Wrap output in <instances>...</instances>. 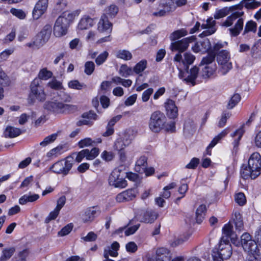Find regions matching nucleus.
Wrapping results in <instances>:
<instances>
[{"instance_id":"f257e3e1","label":"nucleus","mask_w":261,"mask_h":261,"mask_svg":"<svg viewBox=\"0 0 261 261\" xmlns=\"http://www.w3.org/2000/svg\"><path fill=\"white\" fill-rule=\"evenodd\" d=\"M242 6L240 5L230 7H224L217 10L214 17L215 19H218L224 17L228 15L230 12H232V14L222 22L221 25L229 27L232 25L235 20L238 19L234 27L229 29L231 36H237L243 28L244 20L242 17L244 15V12L242 10Z\"/></svg>"},{"instance_id":"f03ea898","label":"nucleus","mask_w":261,"mask_h":261,"mask_svg":"<svg viewBox=\"0 0 261 261\" xmlns=\"http://www.w3.org/2000/svg\"><path fill=\"white\" fill-rule=\"evenodd\" d=\"M261 173V155L257 152L252 153L248 161V165H244L241 170V175L244 179H255Z\"/></svg>"},{"instance_id":"7ed1b4c3","label":"nucleus","mask_w":261,"mask_h":261,"mask_svg":"<svg viewBox=\"0 0 261 261\" xmlns=\"http://www.w3.org/2000/svg\"><path fill=\"white\" fill-rule=\"evenodd\" d=\"M77 13L75 12L65 11L63 12L56 20L54 27V34L58 37L65 35L68 29L73 21Z\"/></svg>"},{"instance_id":"20e7f679","label":"nucleus","mask_w":261,"mask_h":261,"mask_svg":"<svg viewBox=\"0 0 261 261\" xmlns=\"http://www.w3.org/2000/svg\"><path fill=\"white\" fill-rule=\"evenodd\" d=\"M105 13L101 16L98 23L97 29L101 33H111L112 31V23L109 20L107 15L110 17H114L118 12V7L112 5L105 9Z\"/></svg>"},{"instance_id":"39448f33","label":"nucleus","mask_w":261,"mask_h":261,"mask_svg":"<svg viewBox=\"0 0 261 261\" xmlns=\"http://www.w3.org/2000/svg\"><path fill=\"white\" fill-rule=\"evenodd\" d=\"M232 248L231 245L224 237L221 238L219 243V248L217 252H214L213 254L214 261H223L224 259H227L232 255Z\"/></svg>"},{"instance_id":"423d86ee","label":"nucleus","mask_w":261,"mask_h":261,"mask_svg":"<svg viewBox=\"0 0 261 261\" xmlns=\"http://www.w3.org/2000/svg\"><path fill=\"white\" fill-rule=\"evenodd\" d=\"M30 88L31 92L28 99L29 103L33 104L36 100L42 101L46 99V94L39 79H35L32 82Z\"/></svg>"},{"instance_id":"0eeeda50","label":"nucleus","mask_w":261,"mask_h":261,"mask_svg":"<svg viewBox=\"0 0 261 261\" xmlns=\"http://www.w3.org/2000/svg\"><path fill=\"white\" fill-rule=\"evenodd\" d=\"M74 164L72 157L67 156L64 160L57 162L50 168V170L57 174L67 175Z\"/></svg>"},{"instance_id":"6e6552de","label":"nucleus","mask_w":261,"mask_h":261,"mask_svg":"<svg viewBox=\"0 0 261 261\" xmlns=\"http://www.w3.org/2000/svg\"><path fill=\"white\" fill-rule=\"evenodd\" d=\"M43 107L48 112L57 114L68 112L72 106L65 104L58 99H54L45 102Z\"/></svg>"},{"instance_id":"1a4fd4ad","label":"nucleus","mask_w":261,"mask_h":261,"mask_svg":"<svg viewBox=\"0 0 261 261\" xmlns=\"http://www.w3.org/2000/svg\"><path fill=\"white\" fill-rule=\"evenodd\" d=\"M166 117L160 111L154 112L150 116L149 121V128L154 133L160 132L165 126Z\"/></svg>"},{"instance_id":"9d476101","label":"nucleus","mask_w":261,"mask_h":261,"mask_svg":"<svg viewBox=\"0 0 261 261\" xmlns=\"http://www.w3.org/2000/svg\"><path fill=\"white\" fill-rule=\"evenodd\" d=\"M229 53L226 50L220 51L217 56V61L219 66V72L223 75L226 74L231 68Z\"/></svg>"},{"instance_id":"9b49d317","label":"nucleus","mask_w":261,"mask_h":261,"mask_svg":"<svg viewBox=\"0 0 261 261\" xmlns=\"http://www.w3.org/2000/svg\"><path fill=\"white\" fill-rule=\"evenodd\" d=\"M110 185L115 188H124L127 186V181L123 178L122 173L119 169H115L109 178Z\"/></svg>"},{"instance_id":"f8f14e48","label":"nucleus","mask_w":261,"mask_h":261,"mask_svg":"<svg viewBox=\"0 0 261 261\" xmlns=\"http://www.w3.org/2000/svg\"><path fill=\"white\" fill-rule=\"evenodd\" d=\"M194 40V37L191 36L184 38L180 40L175 41L171 43L170 49L172 51H178V53L181 54L187 49L189 46V43Z\"/></svg>"},{"instance_id":"ddd939ff","label":"nucleus","mask_w":261,"mask_h":261,"mask_svg":"<svg viewBox=\"0 0 261 261\" xmlns=\"http://www.w3.org/2000/svg\"><path fill=\"white\" fill-rule=\"evenodd\" d=\"M241 245L245 251H252L257 247L256 242L252 239L250 234L247 232L244 233L241 237Z\"/></svg>"},{"instance_id":"4468645a","label":"nucleus","mask_w":261,"mask_h":261,"mask_svg":"<svg viewBox=\"0 0 261 261\" xmlns=\"http://www.w3.org/2000/svg\"><path fill=\"white\" fill-rule=\"evenodd\" d=\"M184 58L181 53H178L174 58V61L177 62H181L185 66H186V70H188L189 65L192 64L195 59V57L191 53H186L184 54Z\"/></svg>"},{"instance_id":"2eb2a0df","label":"nucleus","mask_w":261,"mask_h":261,"mask_svg":"<svg viewBox=\"0 0 261 261\" xmlns=\"http://www.w3.org/2000/svg\"><path fill=\"white\" fill-rule=\"evenodd\" d=\"M215 24L216 21L212 17L208 18L206 20V23L201 25V28L202 29H206V30L201 33L199 35V37L202 38L214 34L216 31V29L215 27Z\"/></svg>"},{"instance_id":"dca6fc26","label":"nucleus","mask_w":261,"mask_h":261,"mask_svg":"<svg viewBox=\"0 0 261 261\" xmlns=\"http://www.w3.org/2000/svg\"><path fill=\"white\" fill-rule=\"evenodd\" d=\"M47 6L48 0H39L33 11L34 18H39L46 11Z\"/></svg>"},{"instance_id":"f3484780","label":"nucleus","mask_w":261,"mask_h":261,"mask_svg":"<svg viewBox=\"0 0 261 261\" xmlns=\"http://www.w3.org/2000/svg\"><path fill=\"white\" fill-rule=\"evenodd\" d=\"M165 108L167 115L170 118L174 119L178 115V109L175 102L170 99H168L165 102Z\"/></svg>"},{"instance_id":"a211bd4d","label":"nucleus","mask_w":261,"mask_h":261,"mask_svg":"<svg viewBox=\"0 0 261 261\" xmlns=\"http://www.w3.org/2000/svg\"><path fill=\"white\" fill-rule=\"evenodd\" d=\"M137 193V190L135 189H128L118 194L116 200L118 202L131 200L136 197Z\"/></svg>"},{"instance_id":"6ab92c4d","label":"nucleus","mask_w":261,"mask_h":261,"mask_svg":"<svg viewBox=\"0 0 261 261\" xmlns=\"http://www.w3.org/2000/svg\"><path fill=\"white\" fill-rule=\"evenodd\" d=\"M171 258V253L167 248L161 247L156 250V261H170Z\"/></svg>"},{"instance_id":"aec40b11","label":"nucleus","mask_w":261,"mask_h":261,"mask_svg":"<svg viewBox=\"0 0 261 261\" xmlns=\"http://www.w3.org/2000/svg\"><path fill=\"white\" fill-rule=\"evenodd\" d=\"M119 248V244L117 242H113L111 246H108L104 250L103 256L105 258L109 256L115 257L118 255V250Z\"/></svg>"},{"instance_id":"412c9836","label":"nucleus","mask_w":261,"mask_h":261,"mask_svg":"<svg viewBox=\"0 0 261 261\" xmlns=\"http://www.w3.org/2000/svg\"><path fill=\"white\" fill-rule=\"evenodd\" d=\"M94 24L93 19L89 16H84L80 20L77 29L80 30H84L89 29Z\"/></svg>"},{"instance_id":"4be33fe9","label":"nucleus","mask_w":261,"mask_h":261,"mask_svg":"<svg viewBox=\"0 0 261 261\" xmlns=\"http://www.w3.org/2000/svg\"><path fill=\"white\" fill-rule=\"evenodd\" d=\"M187 72L189 74L186 78L184 79V81L187 83H191L193 86L195 85V80L199 72V68L196 66H194L190 69L189 72L187 71Z\"/></svg>"},{"instance_id":"5701e85b","label":"nucleus","mask_w":261,"mask_h":261,"mask_svg":"<svg viewBox=\"0 0 261 261\" xmlns=\"http://www.w3.org/2000/svg\"><path fill=\"white\" fill-rule=\"evenodd\" d=\"M206 211L205 205L201 204L198 206L196 212V220L197 223L200 224L204 218Z\"/></svg>"},{"instance_id":"b1692460","label":"nucleus","mask_w":261,"mask_h":261,"mask_svg":"<svg viewBox=\"0 0 261 261\" xmlns=\"http://www.w3.org/2000/svg\"><path fill=\"white\" fill-rule=\"evenodd\" d=\"M158 215L151 211H147L143 214L140 221L146 223H151L156 219Z\"/></svg>"},{"instance_id":"393cba45","label":"nucleus","mask_w":261,"mask_h":261,"mask_svg":"<svg viewBox=\"0 0 261 261\" xmlns=\"http://www.w3.org/2000/svg\"><path fill=\"white\" fill-rule=\"evenodd\" d=\"M242 7L244 6L248 9H254L258 8L261 5V0H242Z\"/></svg>"},{"instance_id":"a878e982","label":"nucleus","mask_w":261,"mask_h":261,"mask_svg":"<svg viewBox=\"0 0 261 261\" xmlns=\"http://www.w3.org/2000/svg\"><path fill=\"white\" fill-rule=\"evenodd\" d=\"M147 167V158L145 156H141L136 162L135 170L139 173H142Z\"/></svg>"},{"instance_id":"bb28decb","label":"nucleus","mask_w":261,"mask_h":261,"mask_svg":"<svg viewBox=\"0 0 261 261\" xmlns=\"http://www.w3.org/2000/svg\"><path fill=\"white\" fill-rule=\"evenodd\" d=\"M247 252L248 253L247 261H261V254L258 247L252 251Z\"/></svg>"},{"instance_id":"cd10ccee","label":"nucleus","mask_w":261,"mask_h":261,"mask_svg":"<svg viewBox=\"0 0 261 261\" xmlns=\"http://www.w3.org/2000/svg\"><path fill=\"white\" fill-rule=\"evenodd\" d=\"M39 198L38 194H34L31 195H24L21 197L19 199V203L20 204H25L27 202H33L37 200Z\"/></svg>"},{"instance_id":"c85d7f7f","label":"nucleus","mask_w":261,"mask_h":261,"mask_svg":"<svg viewBox=\"0 0 261 261\" xmlns=\"http://www.w3.org/2000/svg\"><path fill=\"white\" fill-rule=\"evenodd\" d=\"M233 221L236 228L239 231L242 230L244 228L243 221L240 213L238 212H236L233 215Z\"/></svg>"},{"instance_id":"c756f323","label":"nucleus","mask_w":261,"mask_h":261,"mask_svg":"<svg viewBox=\"0 0 261 261\" xmlns=\"http://www.w3.org/2000/svg\"><path fill=\"white\" fill-rule=\"evenodd\" d=\"M216 69V64L206 65L202 70V75L205 78L208 77L215 72Z\"/></svg>"},{"instance_id":"7c9ffc66","label":"nucleus","mask_w":261,"mask_h":261,"mask_svg":"<svg viewBox=\"0 0 261 261\" xmlns=\"http://www.w3.org/2000/svg\"><path fill=\"white\" fill-rule=\"evenodd\" d=\"M5 133L6 136H8L10 138H14L20 135L21 131L18 128L8 126L6 128Z\"/></svg>"},{"instance_id":"2f4dec72","label":"nucleus","mask_w":261,"mask_h":261,"mask_svg":"<svg viewBox=\"0 0 261 261\" xmlns=\"http://www.w3.org/2000/svg\"><path fill=\"white\" fill-rule=\"evenodd\" d=\"M89 152V150L87 149H83L80 151L79 153H73L69 156L72 157L74 160V162L76 161L78 163L81 162L84 158L87 159V153Z\"/></svg>"},{"instance_id":"473e14b6","label":"nucleus","mask_w":261,"mask_h":261,"mask_svg":"<svg viewBox=\"0 0 261 261\" xmlns=\"http://www.w3.org/2000/svg\"><path fill=\"white\" fill-rule=\"evenodd\" d=\"M147 67V61L146 60H142L138 62L133 68V71L136 74L142 75L141 73Z\"/></svg>"},{"instance_id":"72a5a7b5","label":"nucleus","mask_w":261,"mask_h":261,"mask_svg":"<svg viewBox=\"0 0 261 261\" xmlns=\"http://www.w3.org/2000/svg\"><path fill=\"white\" fill-rule=\"evenodd\" d=\"M188 34L187 31L185 29H181L172 33L170 36L171 41H175L179 38L185 36Z\"/></svg>"},{"instance_id":"f704fd0d","label":"nucleus","mask_w":261,"mask_h":261,"mask_svg":"<svg viewBox=\"0 0 261 261\" xmlns=\"http://www.w3.org/2000/svg\"><path fill=\"white\" fill-rule=\"evenodd\" d=\"M130 144L129 140L126 139L125 142L122 138L117 139L114 144V149L118 151L124 150V148Z\"/></svg>"},{"instance_id":"c9c22d12","label":"nucleus","mask_w":261,"mask_h":261,"mask_svg":"<svg viewBox=\"0 0 261 261\" xmlns=\"http://www.w3.org/2000/svg\"><path fill=\"white\" fill-rule=\"evenodd\" d=\"M15 248L10 247L3 250V253L0 257V261H7L13 254Z\"/></svg>"},{"instance_id":"e433bc0d","label":"nucleus","mask_w":261,"mask_h":261,"mask_svg":"<svg viewBox=\"0 0 261 261\" xmlns=\"http://www.w3.org/2000/svg\"><path fill=\"white\" fill-rule=\"evenodd\" d=\"M116 57L118 58L128 61L132 59L133 56L132 53L128 50L122 49L117 51Z\"/></svg>"},{"instance_id":"4c0bfd02","label":"nucleus","mask_w":261,"mask_h":261,"mask_svg":"<svg viewBox=\"0 0 261 261\" xmlns=\"http://www.w3.org/2000/svg\"><path fill=\"white\" fill-rule=\"evenodd\" d=\"M227 133L228 132L226 129H224L219 134H218L213 139V140L207 147V149L212 148L214 147L222 138L225 136Z\"/></svg>"},{"instance_id":"58836bf2","label":"nucleus","mask_w":261,"mask_h":261,"mask_svg":"<svg viewBox=\"0 0 261 261\" xmlns=\"http://www.w3.org/2000/svg\"><path fill=\"white\" fill-rule=\"evenodd\" d=\"M59 133L58 132L46 137L43 141L40 143V145L42 146H46L49 144L53 143L56 140Z\"/></svg>"},{"instance_id":"ea45409f","label":"nucleus","mask_w":261,"mask_h":261,"mask_svg":"<svg viewBox=\"0 0 261 261\" xmlns=\"http://www.w3.org/2000/svg\"><path fill=\"white\" fill-rule=\"evenodd\" d=\"M133 71L131 67L124 64L120 66L119 73L122 76L127 77L133 74Z\"/></svg>"},{"instance_id":"a19ab883","label":"nucleus","mask_w":261,"mask_h":261,"mask_svg":"<svg viewBox=\"0 0 261 261\" xmlns=\"http://www.w3.org/2000/svg\"><path fill=\"white\" fill-rule=\"evenodd\" d=\"M52 27L49 24L45 25L39 34L43 36L46 41H48L50 37Z\"/></svg>"},{"instance_id":"79ce46f5","label":"nucleus","mask_w":261,"mask_h":261,"mask_svg":"<svg viewBox=\"0 0 261 261\" xmlns=\"http://www.w3.org/2000/svg\"><path fill=\"white\" fill-rule=\"evenodd\" d=\"M51 71L48 70L46 68L41 69L38 74V77L42 80H47L53 76Z\"/></svg>"},{"instance_id":"37998d69","label":"nucleus","mask_w":261,"mask_h":261,"mask_svg":"<svg viewBox=\"0 0 261 261\" xmlns=\"http://www.w3.org/2000/svg\"><path fill=\"white\" fill-rule=\"evenodd\" d=\"M234 200L240 206H243L246 203V196L242 192H239L234 195Z\"/></svg>"},{"instance_id":"c03bdc74","label":"nucleus","mask_w":261,"mask_h":261,"mask_svg":"<svg viewBox=\"0 0 261 261\" xmlns=\"http://www.w3.org/2000/svg\"><path fill=\"white\" fill-rule=\"evenodd\" d=\"M244 133V130L242 127L237 129L231 134V136L232 137H234L236 136H238L237 139H236L234 141V147H236L238 146L240 140H241L243 134Z\"/></svg>"},{"instance_id":"a18cd8bd","label":"nucleus","mask_w":261,"mask_h":261,"mask_svg":"<svg viewBox=\"0 0 261 261\" xmlns=\"http://www.w3.org/2000/svg\"><path fill=\"white\" fill-rule=\"evenodd\" d=\"M215 59V55L213 53L209 54L207 56L203 58L201 62V65H213L215 64L213 63Z\"/></svg>"},{"instance_id":"49530a36","label":"nucleus","mask_w":261,"mask_h":261,"mask_svg":"<svg viewBox=\"0 0 261 261\" xmlns=\"http://www.w3.org/2000/svg\"><path fill=\"white\" fill-rule=\"evenodd\" d=\"M257 24L256 23L252 21H248L244 28V34L247 33L249 32H255L256 31Z\"/></svg>"},{"instance_id":"de8ad7c7","label":"nucleus","mask_w":261,"mask_h":261,"mask_svg":"<svg viewBox=\"0 0 261 261\" xmlns=\"http://www.w3.org/2000/svg\"><path fill=\"white\" fill-rule=\"evenodd\" d=\"M47 86L54 90H60L62 89V83L56 79H52L47 83Z\"/></svg>"},{"instance_id":"09e8293b","label":"nucleus","mask_w":261,"mask_h":261,"mask_svg":"<svg viewBox=\"0 0 261 261\" xmlns=\"http://www.w3.org/2000/svg\"><path fill=\"white\" fill-rule=\"evenodd\" d=\"M109 56V53L107 51H104L99 54L95 59V62L97 65L102 64L107 60Z\"/></svg>"},{"instance_id":"8fccbe9b","label":"nucleus","mask_w":261,"mask_h":261,"mask_svg":"<svg viewBox=\"0 0 261 261\" xmlns=\"http://www.w3.org/2000/svg\"><path fill=\"white\" fill-rule=\"evenodd\" d=\"M95 69V64L92 61L86 62L85 64V73L88 75H91Z\"/></svg>"},{"instance_id":"3c124183","label":"nucleus","mask_w":261,"mask_h":261,"mask_svg":"<svg viewBox=\"0 0 261 261\" xmlns=\"http://www.w3.org/2000/svg\"><path fill=\"white\" fill-rule=\"evenodd\" d=\"M241 100V96L239 94H234L228 103V108H233Z\"/></svg>"},{"instance_id":"603ef678","label":"nucleus","mask_w":261,"mask_h":261,"mask_svg":"<svg viewBox=\"0 0 261 261\" xmlns=\"http://www.w3.org/2000/svg\"><path fill=\"white\" fill-rule=\"evenodd\" d=\"M69 88L77 90H81L83 88H86V86L84 84L80 83L77 80L71 81L68 83Z\"/></svg>"},{"instance_id":"864d4df0","label":"nucleus","mask_w":261,"mask_h":261,"mask_svg":"<svg viewBox=\"0 0 261 261\" xmlns=\"http://www.w3.org/2000/svg\"><path fill=\"white\" fill-rule=\"evenodd\" d=\"M34 41L36 44V48L37 49L42 47L47 42L39 33L36 35Z\"/></svg>"},{"instance_id":"5fc2aeb1","label":"nucleus","mask_w":261,"mask_h":261,"mask_svg":"<svg viewBox=\"0 0 261 261\" xmlns=\"http://www.w3.org/2000/svg\"><path fill=\"white\" fill-rule=\"evenodd\" d=\"M163 7L168 13L173 11L176 8L174 1L173 0H168L163 4Z\"/></svg>"},{"instance_id":"6e6d98bb","label":"nucleus","mask_w":261,"mask_h":261,"mask_svg":"<svg viewBox=\"0 0 261 261\" xmlns=\"http://www.w3.org/2000/svg\"><path fill=\"white\" fill-rule=\"evenodd\" d=\"M82 219L84 223L91 222L94 220V218L93 217L90 212L87 208L82 215Z\"/></svg>"},{"instance_id":"4d7b16f0","label":"nucleus","mask_w":261,"mask_h":261,"mask_svg":"<svg viewBox=\"0 0 261 261\" xmlns=\"http://www.w3.org/2000/svg\"><path fill=\"white\" fill-rule=\"evenodd\" d=\"M28 255V251L24 249L20 251L18 255L14 257L11 261H25L26 257Z\"/></svg>"},{"instance_id":"13d9d810","label":"nucleus","mask_w":261,"mask_h":261,"mask_svg":"<svg viewBox=\"0 0 261 261\" xmlns=\"http://www.w3.org/2000/svg\"><path fill=\"white\" fill-rule=\"evenodd\" d=\"M10 12L17 18L23 19L26 17V14L24 11L21 9H17L15 8H12L10 10Z\"/></svg>"},{"instance_id":"bf43d9fd","label":"nucleus","mask_w":261,"mask_h":261,"mask_svg":"<svg viewBox=\"0 0 261 261\" xmlns=\"http://www.w3.org/2000/svg\"><path fill=\"white\" fill-rule=\"evenodd\" d=\"M63 149L62 146H58L51 150H50L47 153V156L48 157H56L60 154L61 150Z\"/></svg>"},{"instance_id":"052dcab7","label":"nucleus","mask_w":261,"mask_h":261,"mask_svg":"<svg viewBox=\"0 0 261 261\" xmlns=\"http://www.w3.org/2000/svg\"><path fill=\"white\" fill-rule=\"evenodd\" d=\"M115 156L114 153L111 151H103L101 154V158L106 162L112 161Z\"/></svg>"},{"instance_id":"680f3d73","label":"nucleus","mask_w":261,"mask_h":261,"mask_svg":"<svg viewBox=\"0 0 261 261\" xmlns=\"http://www.w3.org/2000/svg\"><path fill=\"white\" fill-rule=\"evenodd\" d=\"M73 226L72 224H69L64 226L60 231L58 232V235L61 237L68 234L72 230Z\"/></svg>"},{"instance_id":"e2e57ef3","label":"nucleus","mask_w":261,"mask_h":261,"mask_svg":"<svg viewBox=\"0 0 261 261\" xmlns=\"http://www.w3.org/2000/svg\"><path fill=\"white\" fill-rule=\"evenodd\" d=\"M9 78L6 73L0 70V85L3 86H6L9 85Z\"/></svg>"},{"instance_id":"0e129e2a","label":"nucleus","mask_w":261,"mask_h":261,"mask_svg":"<svg viewBox=\"0 0 261 261\" xmlns=\"http://www.w3.org/2000/svg\"><path fill=\"white\" fill-rule=\"evenodd\" d=\"M14 49H7L0 54V62L6 60L9 56L13 54Z\"/></svg>"},{"instance_id":"69168bd1","label":"nucleus","mask_w":261,"mask_h":261,"mask_svg":"<svg viewBox=\"0 0 261 261\" xmlns=\"http://www.w3.org/2000/svg\"><path fill=\"white\" fill-rule=\"evenodd\" d=\"M189 238V236H185V237H180L176 239H175L174 241L171 243V246L173 247H175L180 244H182L185 242L187 241Z\"/></svg>"},{"instance_id":"338daca9","label":"nucleus","mask_w":261,"mask_h":261,"mask_svg":"<svg viewBox=\"0 0 261 261\" xmlns=\"http://www.w3.org/2000/svg\"><path fill=\"white\" fill-rule=\"evenodd\" d=\"M153 89L151 88H148L144 91L142 95V100L143 102L147 101L150 98V95L153 93Z\"/></svg>"},{"instance_id":"774afa93","label":"nucleus","mask_w":261,"mask_h":261,"mask_svg":"<svg viewBox=\"0 0 261 261\" xmlns=\"http://www.w3.org/2000/svg\"><path fill=\"white\" fill-rule=\"evenodd\" d=\"M59 212L60 211L55 208L54 211L49 213L47 217H46L45 222L47 223L51 220H55L58 216Z\"/></svg>"}]
</instances>
